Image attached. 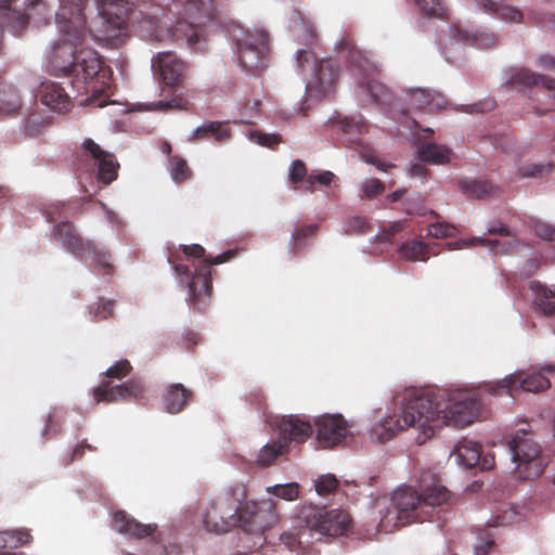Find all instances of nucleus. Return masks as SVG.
<instances>
[{
	"mask_svg": "<svg viewBox=\"0 0 555 555\" xmlns=\"http://www.w3.org/2000/svg\"><path fill=\"white\" fill-rule=\"evenodd\" d=\"M384 189H385L384 183L379 179H376V178L366 180L362 185L364 196L367 198H372V197L380 194L384 191Z\"/></svg>",
	"mask_w": 555,
	"mask_h": 555,
	"instance_id": "52",
	"label": "nucleus"
},
{
	"mask_svg": "<svg viewBox=\"0 0 555 555\" xmlns=\"http://www.w3.org/2000/svg\"><path fill=\"white\" fill-rule=\"evenodd\" d=\"M420 489V492L411 487L397 490L382 522L393 521V526L397 527L414 521L439 519L442 506L450 499V491L430 472H424L421 475Z\"/></svg>",
	"mask_w": 555,
	"mask_h": 555,
	"instance_id": "2",
	"label": "nucleus"
},
{
	"mask_svg": "<svg viewBox=\"0 0 555 555\" xmlns=\"http://www.w3.org/2000/svg\"><path fill=\"white\" fill-rule=\"evenodd\" d=\"M287 450L288 448L286 447L285 440L278 438L276 440L267 443L260 449L256 462L259 466H269L275 459H278V456L287 452Z\"/></svg>",
	"mask_w": 555,
	"mask_h": 555,
	"instance_id": "37",
	"label": "nucleus"
},
{
	"mask_svg": "<svg viewBox=\"0 0 555 555\" xmlns=\"http://www.w3.org/2000/svg\"><path fill=\"white\" fill-rule=\"evenodd\" d=\"M279 438L285 440L288 448L291 442L302 443L311 437L313 433L309 421L298 415H285L278 423Z\"/></svg>",
	"mask_w": 555,
	"mask_h": 555,
	"instance_id": "20",
	"label": "nucleus"
},
{
	"mask_svg": "<svg viewBox=\"0 0 555 555\" xmlns=\"http://www.w3.org/2000/svg\"><path fill=\"white\" fill-rule=\"evenodd\" d=\"M231 137L232 130L227 121L207 120L193 131L189 140L203 141L214 139L218 143H224Z\"/></svg>",
	"mask_w": 555,
	"mask_h": 555,
	"instance_id": "26",
	"label": "nucleus"
},
{
	"mask_svg": "<svg viewBox=\"0 0 555 555\" xmlns=\"http://www.w3.org/2000/svg\"><path fill=\"white\" fill-rule=\"evenodd\" d=\"M86 450L93 451L95 449L86 441L78 443L72 452L70 462L81 459Z\"/></svg>",
	"mask_w": 555,
	"mask_h": 555,
	"instance_id": "58",
	"label": "nucleus"
},
{
	"mask_svg": "<svg viewBox=\"0 0 555 555\" xmlns=\"http://www.w3.org/2000/svg\"><path fill=\"white\" fill-rule=\"evenodd\" d=\"M175 270L179 276L184 278L186 284L191 281V271L188 266L179 263L175 267Z\"/></svg>",
	"mask_w": 555,
	"mask_h": 555,
	"instance_id": "63",
	"label": "nucleus"
},
{
	"mask_svg": "<svg viewBox=\"0 0 555 555\" xmlns=\"http://www.w3.org/2000/svg\"><path fill=\"white\" fill-rule=\"evenodd\" d=\"M66 415V410L62 406L52 408L48 414L42 437L51 439L62 430V424Z\"/></svg>",
	"mask_w": 555,
	"mask_h": 555,
	"instance_id": "39",
	"label": "nucleus"
},
{
	"mask_svg": "<svg viewBox=\"0 0 555 555\" xmlns=\"http://www.w3.org/2000/svg\"><path fill=\"white\" fill-rule=\"evenodd\" d=\"M132 366L126 359L119 360L108 367L105 372V376L108 378L121 379L130 374Z\"/></svg>",
	"mask_w": 555,
	"mask_h": 555,
	"instance_id": "47",
	"label": "nucleus"
},
{
	"mask_svg": "<svg viewBox=\"0 0 555 555\" xmlns=\"http://www.w3.org/2000/svg\"><path fill=\"white\" fill-rule=\"evenodd\" d=\"M297 521L301 529L297 532H283L280 540L289 551H304L310 541L304 540L310 537L311 532L322 535L337 537L348 532L351 527V517L344 509H326L314 505H304L298 515Z\"/></svg>",
	"mask_w": 555,
	"mask_h": 555,
	"instance_id": "5",
	"label": "nucleus"
},
{
	"mask_svg": "<svg viewBox=\"0 0 555 555\" xmlns=\"http://www.w3.org/2000/svg\"><path fill=\"white\" fill-rule=\"evenodd\" d=\"M114 310V301L106 300L96 304V306H92L90 308V314L92 315V321L99 322L102 320H106L107 318L113 315Z\"/></svg>",
	"mask_w": 555,
	"mask_h": 555,
	"instance_id": "46",
	"label": "nucleus"
},
{
	"mask_svg": "<svg viewBox=\"0 0 555 555\" xmlns=\"http://www.w3.org/2000/svg\"><path fill=\"white\" fill-rule=\"evenodd\" d=\"M336 50L340 57L347 61L352 70H357L363 76L359 85L365 87L372 100L380 105L392 106V94L389 88L371 78L373 74L379 72V64L372 59V54L359 50L350 35H345L340 39Z\"/></svg>",
	"mask_w": 555,
	"mask_h": 555,
	"instance_id": "7",
	"label": "nucleus"
},
{
	"mask_svg": "<svg viewBox=\"0 0 555 555\" xmlns=\"http://www.w3.org/2000/svg\"><path fill=\"white\" fill-rule=\"evenodd\" d=\"M145 398V387L141 378L112 385L109 380H103L93 389V399L96 403H113L121 400L133 399L140 401Z\"/></svg>",
	"mask_w": 555,
	"mask_h": 555,
	"instance_id": "17",
	"label": "nucleus"
},
{
	"mask_svg": "<svg viewBox=\"0 0 555 555\" xmlns=\"http://www.w3.org/2000/svg\"><path fill=\"white\" fill-rule=\"evenodd\" d=\"M182 251L188 257L203 258L205 256V248L202 245H184Z\"/></svg>",
	"mask_w": 555,
	"mask_h": 555,
	"instance_id": "57",
	"label": "nucleus"
},
{
	"mask_svg": "<svg viewBox=\"0 0 555 555\" xmlns=\"http://www.w3.org/2000/svg\"><path fill=\"white\" fill-rule=\"evenodd\" d=\"M477 466L483 470L491 469L494 466V457L491 454H486L485 456L480 454V463Z\"/></svg>",
	"mask_w": 555,
	"mask_h": 555,
	"instance_id": "62",
	"label": "nucleus"
},
{
	"mask_svg": "<svg viewBox=\"0 0 555 555\" xmlns=\"http://www.w3.org/2000/svg\"><path fill=\"white\" fill-rule=\"evenodd\" d=\"M31 541V535L26 530L5 531L0 534V542L9 544L10 547L26 545Z\"/></svg>",
	"mask_w": 555,
	"mask_h": 555,
	"instance_id": "43",
	"label": "nucleus"
},
{
	"mask_svg": "<svg viewBox=\"0 0 555 555\" xmlns=\"http://www.w3.org/2000/svg\"><path fill=\"white\" fill-rule=\"evenodd\" d=\"M317 230V224H304L295 227L289 241V251L293 254V256H296L305 248L306 243L304 241L313 236Z\"/></svg>",
	"mask_w": 555,
	"mask_h": 555,
	"instance_id": "38",
	"label": "nucleus"
},
{
	"mask_svg": "<svg viewBox=\"0 0 555 555\" xmlns=\"http://www.w3.org/2000/svg\"><path fill=\"white\" fill-rule=\"evenodd\" d=\"M234 256L235 251L227 250L216 257L205 258L204 261L195 269V273L188 283V287L191 293V302L197 310H204L207 305V300L211 296V266L227 262Z\"/></svg>",
	"mask_w": 555,
	"mask_h": 555,
	"instance_id": "13",
	"label": "nucleus"
},
{
	"mask_svg": "<svg viewBox=\"0 0 555 555\" xmlns=\"http://www.w3.org/2000/svg\"><path fill=\"white\" fill-rule=\"evenodd\" d=\"M427 401L425 399H418L417 391H411L404 397V404L400 414H395L386 417L383 422L376 423L371 428V438L379 442H385L395 437L399 431H402L409 427L416 428L420 433L416 437L423 435L425 429L423 408H425Z\"/></svg>",
	"mask_w": 555,
	"mask_h": 555,
	"instance_id": "8",
	"label": "nucleus"
},
{
	"mask_svg": "<svg viewBox=\"0 0 555 555\" xmlns=\"http://www.w3.org/2000/svg\"><path fill=\"white\" fill-rule=\"evenodd\" d=\"M22 101L18 90L4 82L0 83V114L13 115L20 112Z\"/></svg>",
	"mask_w": 555,
	"mask_h": 555,
	"instance_id": "31",
	"label": "nucleus"
},
{
	"mask_svg": "<svg viewBox=\"0 0 555 555\" xmlns=\"http://www.w3.org/2000/svg\"><path fill=\"white\" fill-rule=\"evenodd\" d=\"M152 66L157 68L166 86H181L186 77L188 65L173 52H159L152 59Z\"/></svg>",
	"mask_w": 555,
	"mask_h": 555,
	"instance_id": "19",
	"label": "nucleus"
},
{
	"mask_svg": "<svg viewBox=\"0 0 555 555\" xmlns=\"http://www.w3.org/2000/svg\"><path fill=\"white\" fill-rule=\"evenodd\" d=\"M11 2L12 0H0V9L9 10V12L5 13V20L15 35L26 28L31 17V11L44 7L42 0H28L25 12L11 11Z\"/></svg>",
	"mask_w": 555,
	"mask_h": 555,
	"instance_id": "27",
	"label": "nucleus"
},
{
	"mask_svg": "<svg viewBox=\"0 0 555 555\" xmlns=\"http://www.w3.org/2000/svg\"><path fill=\"white\" fill-rule=\"evenodd\" d=\"M459 186L464 194L478 199L486 198L496 191L488 180H463L460 181Z\"/></svg>",
	"mask_w": 555,
	"mask_h": 555,
	"instance_id": "35",
	"label": "nucleus"
},
{
	"mask_svg": "<svg viewBox=\"0 0 555 555\" xmlns=\"http://www.w3.org/2000/svg\"><path fill=\"white\" fill-rule=\"evenodd\" d=\"M52 126V118L46 111L29 113L23 124V132L26 138L36 139L43 135Z\"/></svg>",
	"mask_w": 555,
	"mask_h": 555,
	"instance_id": "29",
	"label": "nucleus"
},
{
	"mask_svg": "<svg viewBox=\"0 0 555 555\" xmlns=\"http://www.w3.org/2000/svg\"><path fill=\"white\" fill-rule=\"evenodd\" d=\"M193 393L182 384H172L164 392L166 411L171 414L181 412L192 400Z\"/></svg>",
	"mask_w": 555,
	"mask_h": 555,
	"instance_id": "28",
	"label": "nucleus"
},
{
	"mask_svg": "<svg viewBox=\"0 0 555 555\" xmlns=\"http://www.w3.org/2000/svg\"><path fill=\"white\" fill-rule=\"evenodd\" d=\"M251 140L262 146L273 147L282 142V137L275 133H263L260 131H253L250 133Z\"/></svg>",
	"mask_w": 555,
	"mask_h": 555,
	"instance_id": "49",
	"label": "nucleus"
},
{
	"mask_svg": "<svg viewBox=\"0 0 555 555\" xmlns=\"http://www.w3.org/2000/svg\"><path fill=\"white\" fill-rule=\"evenodd\" d=\"M338 129L349 137L348 144H360V135L367 131V124L361 117H345L337 122Z\"/></svg>",
	"mask_w": 555,
	"mask_h": 555,
	"instance_id": "33",
	"label": "nucleus"
},
{
	"mask_svg": "<svg viewBox=\"0 0 555 555\" xmlns=\"http://www.w3.org/2000/svg\"><path fill=\"white\" fill-rule=\"evenodd\" d=\"M168 162H169L168 169H169L171 179L176 183L180 184V183H183V182L188 181L189 179H191L192 170L188 166L186 160L184 158H182L179 155H172L169 157Z\"/></svg>",
	"mask_w": 555,
	"mask_h": 555,
	"instance_id": "40",
	"label": "nucleus"
},
{
	"mask_svg": "<svg viewBox=\"0 0 555 555\" xmlns=\"http://www.w3.org/2000/svg\"><path fill=\"white\" fill-rule=\"evenodd\" d=\"M487 12L495 13L508 22H521L522 13L516 8L505 5L504 0H476Z\"/></svg>",
	"mask_w": 555,
	"mask_h": 555,
	"instance_id": "32",
	"label": "nucleus"
},
{
	"mask_svg": "<svg viewBox=\"0 0 555 555\" xmlns=\"http://www.w3.org/2000/svg\"><path fill=\"white\" fill-rule=\"evenodd\" d=\"M420 9L429 16L441 17L443 15V7L441 0H414Z\"/></svg>",
	"mask_w": 555,
	"mask_h": 555,
	"instance_id": "48",
	"label": "nucleus"
},
{
	"mask_svg": "<svg viewBox=\"0 0 555 555\" xmlns=\"http://www.w3.org/2000/svg\"><path fill=\"white\" fill-rule=\"evenodd\" d=\"M269 35L266 31L247 33L237 39L240 65L249 73H257L267 66Z\"/></svg>",
	"mask_w": 555,
	"mask_h": 555,
	"instance_id": "15",
	"label": "nucleus"
},
{
	"mask_svg": "<svg viewBox=\"0 0 555 555\" xmlns=\"http://www.w3.org/2000/svg\"><path fill=\"white\" fill-rule=\"evenodd\" d=\"M247 499L243 482H235L212 498L202 509L203 528L212 533H225L238 526V504Z\"/></svg>",
	"mask_w": 555,
	"mask_h": 555,
	"instance_id": "6",
	"label": "nucleus"
},
{
	"mask_svg": "<svg viewBox=\"0 0 555 555\" xmlns=\"http://www.w3.org/2000/svg\"><path fill=\"white\" fill-rule=\"evenodd\" d=\"M535 234L546 241L555 240V227L546 222L537 221L533 225Z\"/></svg>",
	"mask_w": 555,
	"mask_h": 555,
	"instance_id": "54",
	"label": "nucleus"
},
{
	"mask_svg": "<svg viewBox=\"0 0 555 555\" xmlns=\"http://www.w3.org/2000/svg\"><path fill=\"white\" fill-rule=\"evenodd\" d=\"M281 520L278 504L272 499L250 500L238 504V526L242 531L263 535Z\"/></svg>",
	"mask_w": 555,
	"mask_h": 555,
	"instance_id": "11",
	"label": "nucleus"
},
{
	"mask_svg": "<svg viewBox=\"0 0 555 555\" xmlns=\"http://www.w3.org/2000/svg\"><path fill=\"white\" fill-rule=\"evenodd\" d=\"M456 234V228L448 222H434L428 225V235L436 238L452 237Z\"/></svg>",
	"mask_w": 555,
	"mask_h": 555,
	"instance_id": "45",
	"label": "nucleus"
},
{
	"mask_svg": "<svg viewBox=\"0 0 555 555\" xmlns=\"http://www.w3.org/2000/svg\"><path fill=\"white\" fill-rule=\"evenodd\" d=\"M507 75L508 78L506 80V85L511 88L524 90L526 88L541 85L546 90L553 92V96L555 99V78L539 75L525 67L511 68L507 72Z\"/></svg>",
	"mask_w": 555,
	"mask_h": 555,
	"instance_id": "21",
	"label": "nucleus"
},
{
	"mask_svg": "<svg viewBox=\"0 0 555 555\" xmlns=\"http://www.w3.org/2000/svg\"><path fill=\"white\" fill-rule=\"evenodd\" d=\"M494 540L490 537H487L485 541L481 540L480 544L475 547L476 555H487L490 548L493 546Z\"/></svg>",
	"mask_w": 555,
	"mask_h": 555,
	"instance_id": "59",
	"label": "nucleus"
},
{
	"mask_svg": "<svg viewBox=\"0 0 555 555\" xmlns=\"http://www.w3.org/2000/svg\"><path fill=\"white\" fill-rule=\"evenodd\" d=\"M185 104H186V101L181 96L173 98L169 102H164V101L158 102V105L160 107H165V108H169V107L170 108L171 107L182 108V107H184Z\"/></svg>",
	"mask_w": 555,
	"mask_h": 555,
	"instance_id": "60",
	"label": "nucleus"
},
{
	"mask_svg": "<svg viewBox=\"0 0 555 555\" xmlns=\"http://www.w3.org/2000/svg\"><path fill=\"white\" fill-rule=\"evenodd\" d=\"M307 176V167L304 162L296 159L291 164L289 180L293 184H298L304 181Z\"/></svg>",
	"mask_w": 555,
	"mask_h": 555,
	"instance_id": "50",
	"label": "nucleus"
},
{
	"mask_svg": "<svg viewBox=\"0 0 555 555\" xmlns=\"http://www.w3.org/2000/svg\"><path fill=\"white\" fill-rule=\"evenodd\" d=\"M551 164H531L521 166L518 169V172L521 177H541L544 172H547L551 169Z\"/></svg>",
	"mask_w": 555,
	"mask_h": 555,
	"instance_id": "51",
	"label": "nucleus"
},
{
	"mask_svg": "<svg viewBox=\"0 0 555 555\" xmlns=\"http://www.w3.org/2000/svg\"><path fill=\"white\" fill-rule=\"evenodd\" d=\"M339 481L333 474L321 475L315 480V490L320 495H326L338 488Z\"/></svg>",
	"mask_w": 555,
	"mask_h": 555,
	"instance_id": "44",
	"label": "nucleus"
},
{
	"mask_svg": "<svg viewBox=\"0 0 555 555\" xmlns=\"http://www.w3.org/2000/svg\"><path fill=\"white\" fill-rule=\"evenodd\" d=\"M52 235L56 242L77 259L86 261L88 258H91L95 267L101 269L104 274L112 273L111 254L104 246L83 238L69 221L59 222L54 227Z\"/></svg>",
	"mask_w": 555,
	"mask_h": 555,
	"instance_id": "9",
	"label": "nucleus"
},
{
	"mask_svg": "<svg viewBox=\"0 0 555 555\" xmlns=\"http://www.w3.org/2000/svg\"><path fill=\"white\" fill-rule=\"evenodd\" d=\"M535 282H532V286ZM537 296L534 304L542 311L544 315H552L555 312V301H552V289L547 288L540 283H537Z\"/></svg>",
	"mask_w": 555,
	"mask_h": 555,
	"instance_id": "41",
	"label": "nucleus"
},
{
	"mask_svg": "<svg viewBox=\"0 0 555 555\" xmlns=\"http://www.w3.org/2000/svg\"><path fill=\"white\" fill-rule=\"evenodd\" d=\"M453 152L446 145L437 143H425L421 144L417 149V156L422 162L443 165L451 160Z\"/></svg>",
	"mask_w": 555,
	"mask_h": 555,
	"instance_id": "30",
	"label": "nucleus"
},
{
	"mask_svg": "<svg viewBox=\"0 0 555 555\" xmlns=\"http://www.w3.org/2000/svg\"><path fill=\"white\" fill-rule=\"evenodd\" d=\"M267 492L275 498L286 501H294L299 495V485L297 482H289L285 485H274L267 488Z\"/></svg>",
	"mask_w": 555,
	"mask_h": 555,
	"instance_id": "42",
	"label": "nucleus"
},
{
	"mask_svg": "<svg viewBox=\"0 0 555 555\" xmlns=\"http://www.w3.org/2000/svg\"><path fill=\"white\" fill-rule=\"evenodd\" d=\"M508 446L513 460L517 463V475L520 479H534L543 474L545 462L541 455V447L531 433L526 429L517 430L508 440Z\"/></svg>",
	"mask_w": 555,
	"mask_h": 555,
	"instance_id": "10",
	"label": "nucleus"
},
{
	"mask_svg": "<svg viewBox=\"0 0 555 555\" xmlns=\"http://www.w3.org/2000/svg\"><path fill=\"white\" fill-rule=\"evenodd\" d=\"M404 100L409 104L418 111H425L427 113H434L440 111L446 106L447 101L440 93H433L427 89H410L404 92Z\"/></svg>",
	"mask_w": 555,
	"mask_h": 555,
	"instance_id": "24",
	"label": "nucleus"
},
{
	"mask_svg": "<svg viewBox=\"0 0 555 555\" xmlns=\"http://www.w3.org/2000/svg\"><path fill=\"white\" fill-rule=\"evenodd\" d=\"M79 162L92 163V171H95V177L99 182L104 185L111 184L118 177L119 164L115 155L103 150L92 139H86L81 144V151L78 154Z\"/></svg>",
	"mask_w": 555,
	"mask_h": 555,
	"instance_id": "14",
	"label": "nucleus"
},
{
	"mask_svg": "<svg viewBox=\"0 0 555 555\" xmlns=\"http://www.w3.org/2000/svg\"><path fill=\"white\" fill-rule=\"evenodd\" d=\"M113 528L119 533L137 539H143L151 535L156 530V525H144L127 514L125 511H118L113 517Z\"/></svg>",
	"mask_w": 555,
	"mask_h": 555,
	"instance_id": "25",
	"label": "nucleus"
},
{
	"mask_svg": "<svg viewBox=\"0 0 555 555\" xmlns=\"http://www.w3.org/2000/svg\"><path fill=\"white\" fill-rule=\"evenodd\" d=\"M83 10V0H60L55 18L63 38L52 46L49 72L54 76L73 77V88L87 95L80 105L104 107L109 102L112 70L103 66L95 50L81 47L86 38Z\"/></svg>",
	"mask_w": 555,
	"mask_h": 555,
	"instance_id": "1",
	"label": "nucleus"
},
{
	"mask_svg": "<svg viewBox=\"0 0 555 555\" xmlns=\"http://www.w3.org/2000/svg\"><path fill=\"white\" fill-rule=\"evenodd\" d=\"M555 371V364H546L540 367L539 372L531 374L522 371L507 375L498 382H489L485 384V390L492 396H501L503 393L513 396L515 391L525 390L530 392L544 391L551 386V382L544 376V373Z\"/></svg>",
	"mask_w": 555,
	"mask_h": 555,
	"instance_id": "12",
	"label": "nucleus"
},
{
	"mask_svg": "<svg viewBox=\"0 0 555 555\" xmlns=\"http://www.w3.org/2000/svg\"><path fill=\"white\" fill-rule=\"evenodd\" d=\"M457 456L461 463L466 467H475L480 463L482 454L481 444L476 441L464 439L456 447Z\"/></svg>",
	"mask_w": 555,
	"mask_h": 555,
	"instance_id": "34",
	"label": "nucleus"
},
{
	"mask_svg": "<svg viewBox=\"0 0 555 555\" xmlns=\"http://www.w3.org/2000/svg\"><path fill=\"white\" fill-rule=\"evenodd\" d=\"M399 251L401 257L409 261H426L431 254H436L427 244L418 240L403 244Z\"/></svg>",
	"mask_w": 555,
	"mask_h": 555,
	"instance_id": "36",
	"label": "nucleus"
},
{
	"mask_svg": "<svg viewBox=\"0 0 555 555\" xmlns=\"http://www.w3.org/2000/svg\"><path fill=\"white\" fill-rule=\"evenodd\" d=\"M451 38L456 42H461L464 44H475L478 41V37L476 35H472L467 30L460 28L459 26H454L451 28Z\"/></svg>",
	"mask_w": 555,
	"mask_h": 555,
	"instance_id": "53",
	"label": "nucleus"
},
{
	"mask_svg": "<svg viewBox=\"0 0 555 555\" xmlns=\"http://www.w3.org/2000/svg\"><path fill=\"white\" fill-rule=\"evenodd\" d=\"M539 64L546 69L555 70V59L551 55H542L539 59Z\"/></svg>",
	"mask_w": 555,
	"mask_h": 555,
	"instance_id": "64",
	"label": "nucleus"
},
{
	"mask_svg": "<svg viewBox=\"0 0 555 555\" xmlns=\"http://www.w3.org/2000/svg\"><path fill=\"white\" fill-rule=\"evenodd\" d=\"M488 233L508 237L507 241L489 240L483 237H474L473 241L483 246H489L495 254H508L516 247L515 234L512 230L503 224L501 221L491 222L488 228Z\"/></svg>",
	"mask_w": 555,
	"mask_h": 555,
	"instance_id": "23",
	"label": "nucleus"
},
{
	"mask_svg": "<svg viewBox=\"0 0 555 555\" xmlns=\"http://www.w3.org/2000/svg\"><path fill=\"white\" fill-rule=\"evenodd\" d=\"M297 67L302 74H310L322 91L332 87L338 79L339 69L332 59L318 60L313 51L301 49L297 52Z\"/></svg>",
	"mask_w": 555,
	"mask_h": 555,
	"instance_id": "16",
	"label": "nucleus"
},
{
	"mask_svg": "<svg viewBox=\"0 0 555 555\" xmlns=\"http://www.w3.org/2000/svg\"><path fill=\"white\" fill-rule=\"evenodd\" d=\"M402 229L403 224L401 222H395L382 231L379 240L383 242H390L392 236L400 232Z\"/></svg>",
	"mask_w": 555,
	"mask_h": 555,
	"instance_id": "56",
	"label": "nucleus"
},
{
	"mask_svg": "<svg viewBox=\"0 0 555 555\" xmlns=\"http://www.w3.org/2000/svg\"><path fill=\"white\" fill-rule=\"evenodd\" d=\"M312 180L321 185L330 186L336 180V176L332 171L325 170L319 173H312Z\"/></svg>",
	"mask_w": 555,
	"mask_h": 555,
	"instance_id": "55",
	"label": "nucleus"
},
{
	"mask_svg": "<svg viewBox=\"0 0 555 555\" xmlns=\"http://www.w3.org/2000/svg\"><path fill=\"white\" fill-rule=\"evenodd\" d=\"M317 441L323 449H332L345 441L348 424L341 414H325L314 420Z\"/></svg>",
	"mask_w": 555,
	"mask_h": 555,
	"instance_id": "18",
	"label": "nucleus"
},
{
	"mask_svg": "<svg viewBox=\"0 0 555 555\" xmlns=\"http://www.w3.org/2000/svg\"><path fill=\"white\" fill-rule=\"evenodd\" d=\"M535 23L542 27H555V14H543L541 17L535 18Z\"/></svg>",
	"mask_w": 555,
	"mask_h": 555,
	"instance_id": "61",
	"label": "nucleus"
},
{
	"mask_svg": "<svg viewBox=\"0 0 555 555\" xmlns=\"http://www.w3.org/2000/svg\"><path fill=\"white\" fill-rule=\"evenodd\" d=\"M154 11L149 13L153 30L170 29L178 39L195 47L204 39L203 26L215 15L214 0H153Z\"/></svg>",
	"mask_w": 555,
	"mask_h": 555,
	"instance_id": "3",
	"label": "nucleus"
},
{
	"mask_svg": "<svg viewBox=\"0 0 555 555\" xmlns=\"http://www.w3.org/2000/svg\"><path fill=\"white\" fill-rule=\"evenodd\" d=\"M417 396L428 404L423 408L425 429L418 444L425 443L443 426L463 428L470 425L479 417L482 408L479 393L475 391H454L447 403L437 401L431 392H417Z\"/></svg>",
	"mask_w": 555,
	"mask_h": 555,
	"instance_id": "4",
	"label": "nucleus"
},
{
	"mask_svg": "<svg viewBox=\"0 0 555 555\" xmlns=\"http://www.w3.org/2000/svg\"><path fill=\"white\" fill-rule=\"evenodd\" d=\"M39 98L43 105L63 114L70 109L72 101L64 88L53 81H44L39 89Z\"/></svg>",
	"mask_w": 555,
	"mask_h": 555,
	"instance_id": "22",
	"label": "nucleus"
}]
</instances>
